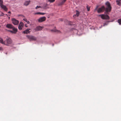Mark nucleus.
I'll return each instance as SVG.
<instances>
[{
	"label": "nucleus",
	"instance_id": "obj_33",
	"mask_svg": "<svg viewBox=\"0 0 121 121\" xmlns=\"http://www.w3.org/2000/svg\"><path fill=\"white\" fill-rule=\"evenodd\" d=\"M25 26L26 27H27V25H26V24H25Z\"/></svg>",
	"mask_w": 121,
	"mask_h": 121
},
{
	"label": "nucleus",
	"instance_id": "obj_11",
	"mask_svg": "<svg viewBox=\"0 0 121 121\" xmlns=\"http://www.w3.org/2000/svg\"><path fill=\"white\" fill-rule=\"evenodd\" d=\"M6 27L8 28L12 29L13 27V26L12 24H7L6 25Z\"/></svg>",
	"mask_w": 121,
	"mask_h": 121
},
{
	"label": "nucleus",
	"instance_id": "obj_4",
	"mask_svg": "<svg viewBox=\"0 0 121 121\" xmlns=\"http://www.w3.org/2000/svg\"><path fill=\"white\" fill-rule=\"evenodd\" d=\"M26 37L30 41H35L36 39V37L32 35H27Z\"/></svg>",
	"mask_w": 121,
	"mask_h": 121
},
{
	"label": "nucleus",
	"instance_id": "obj_20",
	"mask_svg": "<svg viewBox=\"0 0 121 121\" xmlns=\"http://www.w3.org/2000/svg\"><path fill=\"white\" fill-rule=\"evenodd\" d=\"M66 0H61V5L63 4L66 1Z\"/></svg>",
	"mask_w": 121,
	"mask_h": 121
},
{
	"label": "nucleus",
	"instance_id": "obj_24",
	"mask_svg": "<svg viewBox=\"0 0 121 121\" xmlns=\"http://www.w3.org/2000/svg\"><path fill=\"white\" fill-rule=\"evenodd\" d=\"M4 15V13L3 12H1V14H0V16H3Z\"/></svg>",
	"mask_w": 121,
	"mask_h": 121
},
{
	"label": "nucleus",
	"instance_id": "obj_30",
	"mask_svg": "<svg viewBox=\"0 0 121 121\" xmlns=\"http://www.w3.org/2000/svg\"><path fill=\"white\" fill-rule=\"evenodd\" d=\"M27 22L28 24H29L30 23V22L29 21H27Z\"/></svg>",
	"mask_w": 121,
	"mask_h": 121
},
{
	"label": "nucleus",
	"instance_id": "obj_17",
	"mask_svg": "<svg viewBox=\"0 0 121 121\" xmlns=\"http://www.w3.org/2000/svg\"><path fill=\"white\" fill-rule=\"evenodd\" d=\"M76 14L73 15V17H75V16H76L77 17H78L79 16V12L77 10H76Z\"/></svg>",
	"mask_w": 121,
	"mask_h": 121
},
{
	"label": "nucleus",
	"instance_id": "obj_14",
	"mask_svg": "<svg viewBox=\"0 0 121 121\" xmlns=\"http://www.w3.org/2000/svg\"><path fill=\"white\" fill-rule=\"evenodd\" d=\"M55 28L51 30V31L52 32H55L58 33L60 32V31L58 30H56L55 28Z\"/></svg>",
	"mask_w": 121,
	"mask_h": 121
},
{
	"label": "nucleus",
	"instance_id": "obj_18",
	"mask_svg": "<svg viewBox=\"0 0 121 121\" xmlns=\"http://www.w3.org/2000/svg\"><path fill=\"white\" fill-rule=\"evenodd\" d=\"M46 13H45L38 12L35 13V14H40L42 15H44Z\"/></svg>",
	"mask_w": 121,
	"mask_h": 121
},
{
	"label": "nucleus",
	"instance_id": "obj_3",
	"mask_svg": "<svg viewBox=\"0 0 121 121\" xmlns=\"http://www.w3.org/2000/svg\"><path fill=\"white\" fill-rule=\"evenodd\" d=\"M99 16H101V18L103 19H109L108 16L106 14L99 15Z\"/></svg>",
	"mask_w": 121,
	"mask_h": 121
},
{
	"label": "nucleus",
	"instance_id": "obj_13",
	"mask_svg": "<svg viewBox=\"0 0 121 121\" xmlns=\"http://www.w3.org/2000/svg\"><path fill=\"white\" fill-rule=\"evenodd\" d=\"M13 29V31L14 32V34H15L17 31V29L14 27L13 26V27L12 28Z\"/></svg>",
	"mask_w": 121,
	"mask_h": 121
},
{
	"label": "nucleus",
	"instance_id": "obj_16",
	"mask_svg": "<svg viewBox=\"0 0 121 121\" xmlns=\"http://www.w3.org/2000/svg\"><path fill=\"white\" fill-rule=\"evenodd\" d=\"M116 2L117 4L119 6L121 5V0H117Z\"/></svg>",
	"mask_w": 121,
	"mask_h": 121
},
{
	"label": "nucleus",
	"instance_id": "obj_1",
	"mask_svg": "<svg viewBox=\"0 0 121 121\" xmlns=\"http://www.w3.org/2000/svg\"><path fill=\"white\" fill-rule=\"evenodd\" d=\"M106 5L107 6V8L105 9V7L104 6H102L100 8H99L97 10V12L98 13H100L103 12L105 10V11L107 12H110L111 9V7L110 6V4L109 2H106Z\"/></svg>",
	"mask_w": 121,
	"mask_h": 121
},
{
	"label": "nucleus",
	"instance_id": "obj_2",
	"mask_svg": "<svg viewBox=\"0 0 121 121\" xmlns=\"http://www.w3.org/2000/svg\"><path fill=\"white\" fill-rule=\"evenodd\" d=\"M0 42L1 43L4 45L9 46L12 43V41L11 38L7 37L6 38V41H4L3 39L0 37Z\"/></svg>",
	"mask_w": 121,
	"mask_h": 121
},
{
	"label": "nucleus",
	"instance_id": "obj_22",
	"mask_svg": "<svg viewBox=\"0 0 121 121\" xmlns=\"http://www.w3.org/2000/svg\"><path fill=\"white\" fill-rule=\"evenodd\" d=\"M90 7H88V5H87V6H86V8L87 9V10L88 11H89L90 10Z\"/></svg>",
	"mask_w": 121,
	"mask_h": 121
},
{
	"label": "nucleus",
	"instance_id": "obj_25",
	"mask_svg": "<svg viewBox=\"0 0 121 121\" xmlns=\"http://www.w3.org/2000/svg\"><path fill=\"white\" fill-rule=\"evenodd\" d=\"M9 31L11 33H12L14 34V32H13V31H12V30H9Z\"/></svg>",
	"mask_w": 121,
	"mask_h": 121
},
{
	"label": "nucleus",
	"instance_id": "obj_10",
	"mask_svg": "<svg viewBox=\"0 0 121 121\" xmlns=\"http://www.w3.org/2000/svg\"><path fill=\"white\" fill-rule=\"evenodd\" d=\"M30 30V29H28L25 30L23 31L22 33L24 34H28L30 33V31H29V30Z\"/></svg>",
	"mask_w": 121,
	"mask_h": 121
},
{
	"label": "nucleus",
	"instance_id": "obj_28",
	"mask_svg": "<svg viewBox=\"0 0 121 121\" xmlns=\"http://www.w3.org/2000/svg\"><path fill=\"white\" fill-rule=\"evenodd\" d=\"M68 24L69 25H72V24H70V22L69 21H68Z\"/></svg>",
	"mask_w": 121,
	"mask_h": 121
},
{
	"label": "nucleus",
	"instance_id": "obj_5",
	"mask_svg": "<svg viewBox=\"0 0 121 121\" xmlns=\"http://www.w3.org/2000/svg\"><path fill=\"white\" fill-rule=\"evenodd\" d=\"M12 21L13 23L15 25H17L18 24L19 21H18L17 20L14 18L12 19Z\"/></svg>",
	"mask_w": 121,
	"mask_h": 121
},
{
	"label": "nucleus",
	"instance_id": "obj_29",
	"mask_svg": "<svg viewBox=\"0 0 121 121\" xmlns=\"http://www.w3.org/2000/svg\"><path fill=\"white\" fill-rule=\"evenodd\" d=\"M97 8H98V6H97L96 7V8L95 9V11L96 10H97Z\"/></svg>",
	"mask_w": 121,
	"mask_h": 121
},
{
	"label": "nucleus",
	"instance_id": "obj_34",
	"mask_svg": "<svg viewBox=\"0 0 121 121\" xmlns=\"http://www.w3.org/2000/svg\"><path fill=\"white\" fill-rule=\"evenodd\" d=\"M6 16H7L8 15H7V14H6Z\"/></svg>",
	"mask_w": 121,
	"mask_h": 121
},
{
	"label": "nucleus",
	"instance_id": "obj_9",
	"mask_svg": "<svg viewBox=\"0 0 121 121\" xmlns=\"http://www.w3.org/2000/svg\"><path fill=\"white\" fill-rule=\"evenodd\" d=\"M42 27L40 26H39L36 27L35 29V30L36 31L40 30H42Z\"/></svg>",
	"mask_w": 121,
	"mask_h": 121
},
{
	"label": "nucleus",
	"instance_id": "obj_31",
	"mask_svg": "<svg viewBox=\"0 0 121 121\" xmlns=\"http://www.w3.org/2000/svg\"><path fill=\"white\" fill-rule=\"evenodd\" d=\"M2 47H0V50H2Z\"/></svg>",
	"mask_w": 121,
	"mask_h": 121
},
{
	"label": "nucleus",
	"instance_id": "obj_8",
	"mask_svg": "<svg viewBox=\"0 0 121 121\" xmlns=\"http://www.w3.org/2000/svg\"><path fill=\"white\" fill-rule=\"evenodd\" d=\"M0 6L2 9H3L5 11H7L8 8L5 6L3 4L1 5Z\"/></svg>",
	"mask_w": 121,
	"mask_h": 121
},
{
	"label": "nucleus",
	"instance_id": "obj_19",
	"mask_svg": "<svg viewBox=\"0 0 121 121\" xmlns=\"http://www.w3.org/2000/svg\"><path fill=\"white\" fill-rule=\"evenodd\" d=\"M117 22L120 25H121V18L118 19L117 20Z\"/></svg>",
	"mask_w": 121,
	"mask_h": 121
},
{
	"label": "nucleus",
	"instance_id": "obj_32",
	"mask_svg": "<svg viewBox=\"0 0 121 121\" xmlns=\"http://www.w3.org/2000/svg\"><path fill=\"white\" fill-rule=\"evenodd\" d=\"M8 13H10V14H11V12L10 11H9L8 12Z\"/></svg>",
	"mask_w": 121,
	"mask_h": 121
},
{
	"label": "nucleus",
	"instance_id": "obj_7",
	"mask_svg": "<svg viewBox=\"0 0 121 121\" xmlns=\"http://www.w3.org/2000/svg\"><path fill=\"white\" fill-rule=\"evenodd\" d=\"M24 24L23 23L21 22L18 26V28L20 30H21L23 27Z\"/></svg>",
	"mask_w": 121,
	"mask_h": 121
},
{
	"label": "nucleus",
	"instance_id": "obj_23",
	"mask_svg": "<svg viewBox=\"0 0 121 121\" xmlns=\"http://www.w3.org/2000/svg\"><path fill=\"white\" fill-rule=\"evenodd\" d=\"M48 1L51 3H52L54 2L55 0H48Z\"/></svg>",
	"mask_w": 121,
	"mask_h": 121
},
{
	"label": "nucleus",
	"instance_id": "obj_27",
	"mask_svg": "<svg viewBox=\"0 0 121 121\" xmlns=\"http://www.w3.org/2000/svg\"><path fill=\"white\" fill-rule=\"evenodd\" d=\"M23 20L25 21L26 22H27V19H26V18H24L23 19Z\"/></svg>",
	"mask_w": 121,
	"mask_h": 121
},
{
	"label": "nucleus",
	"instance_id": "obj_12",
	"mask_svg": "<svg viewBox=\"0 0 121 121\" xmlns=\"http://www.w3.org/2000/svg\"><path fill=\"white\" fill-rule=\"evenodd\" d=\"M30 1H26L24 3V5L25 6H27L29 5Z\"/></svg>",
	"mask_w": 121,
	"mask_h": 121
},
{
	"label": "nucleus",
	"instance_id": "obj_26",
	"mask_svg": "<svg viewBox=\"0 0 121 121\" xmlns=\"http://www.w3.org/2000/svg\"><path fill=\"white\" fill-rule=\"evenodd\" d=\"M41 7L40 6H36V7L35 8L36 9H37L38 8H40Z\"/></svg>",
	"mask_w": 121,
	"mask_h": 121
},
{
	"label": "nucleus",
	"instance_id": "obj_21",
	"mask_svg": "<svg viewBox=\"0 0 121 121\" xmlns=\"http://www.w3.org/2000/svg\"><path fill=\"white\" fill-rule=\"evenodd\" d=\"M3 0H0V6L3 4Z\"/></svg>",
	"mask_w": 121,
	"mask_h": 121
},
{
	"label": "nucleus",
	"instance_id": "obj_6",
	"mask_svg": "<svg viewBox=\"0 0 121 121\" xmlns=\"http://www.w3.org/2000/svg\"><path fill=\"white\" fill-rule=\"evenodd\" d=\"M46 19V18L45 17H43L39 18L38 21L39 22H41L45 21Z\"/></svg>",
	"mask_w": 121,
	"mask_h": 121
},
{
	"label": "nucleus",
	"instance_id": "obj_15",
	"mask_svg": "<svg viewBox=\"0 0 121 121\" xmlns=\"http://www.w3.org/2000/svg\"><path fill=\"white\" fill-rule=\"evenodd\" d=\"M43 8L44 9H47L49 8L48 5L47 4H46L45 5H43Z\"/></svg>",
	"mask_w": 121,
	"mask_h": 121
}]
</instances>
